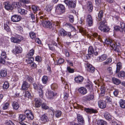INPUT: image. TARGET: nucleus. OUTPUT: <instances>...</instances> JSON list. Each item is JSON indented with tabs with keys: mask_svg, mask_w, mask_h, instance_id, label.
Listing matches in <instances>:
<instances>
[{
	"mask_svg": "<svg viewBox=\"0 0 125 125\" xmlns=\"http://www.w3.org/2000/svg\"><path fill=\"white\" fill-rule=\"evenodd\" d=\"M40 21L42 23L41 24L44 27L52 30L53 29V27L51 22L45 20V18L43 16H40Z\"/></svg>",
	"mask_w": 125,
	"mask_h": 125,
	"instance_id": "1",
	"label": "nucleus"
},
{
	"mask_svg": "<svg viewBox=\"0 0 125 125\" xmlns=\"http://www.w3.org/2000/svg\"><path fill=\"white\" fill-rule=\"evenodd\" d=\"M106 22L105 19H104L103 21L100 22L99 23L100 25L98 27V28L101 31L106 32L109 31V29L108 26L104 25Z\"/></svg>",
	"mask_w": 125,
	"mask_h": 125,
	"instance_id": "2",
	"label": "nucleus"
},
{
	"mask_svg": "<svg viewBox=\"0 0 125 125\" xmlns=\"http://www.w3.org/2000/svg\"><path fill=\"white\" fill-rule=\"evenodd\" d=\"M105 43L107 45H109L112 49H111L114 50H117V48L115 45L114 44V42L112 39L108 38L106 39L105 40Z\"/></svg>",
	"mask_w": 125,
	"mask_h": 125,
	"instance_id": "3",
	"label": "nucleus"
},
{
	"mask_svg": "<svg viewBox=\"0 0 125 125\" xmlns=\"http://www.w3.org/2000/svg\"><path fill=\"white\" fill-rule=\"evenodd\" d=\"M64 2L67 5L69 8H73L76 6V1H70L69 0H65Z\"/></svg>",
	"mask_w": 125,
	"mask_h": 125,
	"instance_id": "4",
	"label": "nucleus"
},
{
	"mask_svg": "<svg viewBox=\"0 0 125 125\" xmlns=\"http://www.w3.org/2000/svg\"><path fill=\"white\" fill-rule=\"evenodd\" d=\"M94 50L92 46H90L87 53H86V57L87 59H89L91 57L93 53Z\"/></svg>",
	"mask_w": 125,
	"mask_h": 125,
	"instance_id": "5",
	"label": "nucleus"
},
{
	"mask_svg": "<svg viewBox=\"0 0 125 125\" xmlns=\"http://www.w3.org/2000/svg\"><path fill=\"white\" fill-rule=\"evenodd\" d=\"M94 95L93 94H91L86 95L83 97V100L86 102L90 101L93 100Z\"/></svg>",
	"mask_w": 125,
	"mask_h": 125,
	"instance_id": "6",
	"label": "nucleus"
},
{
	"mask_svg": "<svg viewBox=\"0 0 125 125\" xmlns=\"http://www.w3.org/2000/svg\"><path fill=\"white\" fill-rule=\"evenodd\" d=\"M11 20L14 22L19 21L21 19V17L18 15H15L12 16L11 17Z\"/></svg>",
	"mask_w": 125,
	"mask_h": 125,
	"instance_id": "7",
	"label": "nucleus"
},
{
	"mask_svg": "<svg viewBox=\"0 0 125 125\" xmlns=\"http://www.w3.org/2000/svg\"><path fill=\"white\" fill-rule=\"evenodd\" d=\"M86 22L87 24L89 26H92L93 25V21L92 16L88 15L87 16L86 19Z\"/></svg>",
	"mask_w": 125,
	"mask_h": 125,
	"instance_id": "8",
	"label": "nucleus"
},
{
	"mask_svg": "<svg viewBox=\"0 0 125 125\" xmlns=\"http://www.w3.org/2000/svg\"><path fill=\"white\" fill-rule=\"evenodd\" d=\"M107 56L105 54H103L100 56L97 57L96 61L97 62H102L106 59Z\"/></svg>",
	"mask_w": 125,
	"mask_h": 125,
	"instance_id": "9",
	"label": "nucleus"
},
{
	"mask_svg": "<svg viewBox=\"0 0 125 125\" xmlns=\"http://www.w3.org/2000/svg\"><path fill=\"white\" fill-rule=\"evenodd\" d=\"M6 52L4 51L2 52L0 58V63L4 64L5 63V59L6 57Z\"/></svg>",
	"mask_w": 125,
	"mask_h": 125,
	"instance_id": "10",
	"label": "nucleus"
},
{
	"mask_svg": "<svg viewBox=\"0 0 125 125\" xmlns=\"http://www.w3.org/2000/svg\"><path fill=\"white\" fill-rule=\"evenodd\" d=\"M64 11V7L63 5L62 4L58 5L55 10V11L57 12H63Z\"/></svg>",
	"mask_w": 125,
	"mask_h": 125,
	"instance_id": "11",
	"label": "nucleus"
},
{
	"mask_svg": "<svg viewBox=\"0 0 125 125\" xmlns=\"http://www.w3.org/2000/svg\"><path fill=\"white\" fill-rule=\"evenodd\" d=\"M56 94L54 93L52 91H48V95L47 96L48 98L50 100H52L54 98V96L56 95Z\"/></svg>",
	"mask_w": 125,
	"mask_h": 125,
	"instance_id": "12",
	"label": "nucleus"
},
{
	"mask_svg": "<svg viewBox=\"0 0 125 125\" xmlns=\"http://www.w3.org/2000/svg\"><path fill=\"white\" fill-rule=\"evenodd\" d=\"M5 8L6 9L8 10H12L13 9V7L11 5L9 2H5L4 3Z\"/></svg>",
	"mask_w": 125,
	"mask_h": 125,
	"instance_id": "13",
	"label": "nucleus"
},
{
	"mask_svg": "<svg viewBox=\"0 0 125 125\" xmlns=\"http://www.w3.org/2000/svg\"><path fill=\"white\" fill-rule=\"evenodd\" d=\"M22 51V48L19 46H15V48L13 50V53L15 54L21 53Z\"/></svg>",
	"mask_w": 125,
	"mask_h": 125,
	"instance_id": "14",
	"label": "nucleus"
},
{
	"mask_svg": "<svg viewBox=\"0 0 125 125\" xmlns=\"http://www.w3.org/2000/svg\"><path fill=\"white\" fill-rule=\"evenodd\" d=\"M84 110L86 113L90 114L93 113H96L97 112V111L96 109L93 108H84Z\"/></svg>",
	"mask_w": 125,
	"mask_h": 125,
	"instance_id": "15",
	"label": "nucleus"
},
{
	"mask_svg": "<svg viewBox=\"0 0 125 125\" xmlns=\"http://www.w3.org/2000/svg\"><path fill=\"white\" fill-rule=\"evenodd\" d=\"M77 118L78 122L81 125H83L84 121L83 117L82 115L79 114H77Z\"/></svg>",
	"mask_w": 125,
	"mask_h": 125,
	"instance_id": "16",
	"label": "nucleus"
},
{
	"mask_svg": "<svg viewBox=\"0 0 125 125\" xmlns=\"http://www.w3.org/2000/svg\"><path fill=\"white\" fill-rule=\"evenodd\" d=\"M98 104L99 107L102 109L105 108L106 106L105 102L102 100H100L98 102Z\"/></svg>",
	"mask_w": 125,
	"mask_h": 125,
	"instance_id": "17",
	"label": "nucleus"
},
{
	"mask_svg": "<svg viewBox=\"0 0 125 125\" xmlns=\"http://www.w3.org/2000/svg\"><path fill=\"white\" fill-rule=\"evenodd\" d=\"M23 39V38L22 37H21L20 39L16 37H12L11 38V40L12 42L15 43H18L20 42Z\"/></svg>",
	"mask_w": 125,
	"mask_h": 125,
	"instance_id": "18",
	"label": "nucleus"
},
{
	"mask_svg": "<svg viewBox=\"0 0 125 125\" xmlns=\"http://www.w3.org/2000/svg\"><path fill=\"white\" fill-rule=\"evenodd\" d=\"M78 91L80 94L83 95H84L87 93L86 89L84 87H81L78 89Z\"/></svg>",
	"mask_w": 125,
	"mask_h": 125,
	"instance_id": "19",
	"label": "nucleus"
},
{
	"mask_svg": "<svg viewBox=\"0 0 125 125\" xmlns=\"http://www.w3.org/2000/svg\"><path fill=\"white\" fill-rule=\"evenodd\" d=\"M29 86V85L26 81H24L23 82L21 86V88L22 90H27Z\"/></svg>",
	"mask_w": 125,
	"mask_h": 125,
	"instance_id": "20",
	"label": "nucleus"
},
{
	"mask_svg": "<svg viewBox=\"0 0 125 125\" xmlns=\"http://www.w3.org/2000/svg\"><path fill=\"white\" fill-rule=\"evenodd\" d=\"M83 78L81 76H79L76 77L74 79V80L77 83H81L83 81Z\"/></svg>",
	"mask_w": 125,
	"mask_h": 125,
	"instance_id": "21",
	"label": "nucleus"
},
{
	"mask_svg": "<svg viewBox=\"0 0 125 125\" xmlns=\"http://www.w3.org/2000/svg\"><path fill=\"white\" fill-rule=\"evenodd\" d=\"M86 66L87 67V70L89 72L91 73H93L94 71L95 68L92 65L87 64Z\"/></svg>",
	"mask_w": 125,
	"mask_h": 125,
	"instance_id": "22",
	"label": "nucleus"
},
{
	"mask_svg": "<svg viewBox=\"0 0 125 125\" xmlns=\"http://www.w3.org/2000/svg\"><path fill=\"white\" fill-rule=\"evenodd\" d=\"M41 120L42 123H44L49 121L48 117L45 114L43 115L41 117Z\"/></svg>",
	"mask_w": 125,
	"mask_h": 125,
	"instance_id": "23",
	"label": "nucleus"
},
{
	"mask_svg": "<svg viewBox=\"0 0 125 125\" xmlns=\"http://www.w3.org/2000/svg\"><path fill=\"white\" fill-rule=\"evenodd\" d=\"M96 123L97 125H107V123L103 120H99L96 121Z\"/></svg>",
	"mask_w": 125,
	"mask_h": 125,
	"instance_id": "24",
	"label": "nucleus"
},
{
	"mask_svg": "<svg viewBox=\"0 0 125 125\" xmlns=\"http://www.w3.org/2000/svg\"><path fill=\"white\" fill-rule=\"evenodd\" d=\"M104 116L106 120H108L110 121L112 119V116L107 112H105L104 113Z\"/></svg>",
	"mask_w": 125,
	"mask_h": 125,
	"instance_id": "25",
	"label": "nucleus"
},
{
	"mask_svg": "<svg viewBox=\"0 0 125 125\" xmlns=\"http://www.w3.org/2000/svg\"><path fill=\"white\" fill-rule=\"evenodd\" d=\"M53 114L57 118L60 117L61 115L62 112L60 110H56L53 111Z\"/></svg>",
	"mask_w": 125,
	"mask_h": 125,
	"instance_id": "26",
	"label": "nucleus"
},
{
	"mask_svg": "<svg viewBox=\"0 0 125 125\" xmlns=\"http://www.w3.org/2000/svg\"><path fill=\"white\" fill-rule=\"evenodd\" d=\"M35 102V105L36 107H39L41 106V103L40 102L38 99L36 98L34 99Z\"/></svg>",
	"mask_w": 125,
	"mask_h": 125,
	"instance_id": "27",
	"label": "nucleus"
},
{
	"mask_svg": "<svg viewBox=\"0 0 125 125\" xmlns=\"http://www.w3.org/2000/svg\"><path fill=\"white\" fill-rule=\"evenodd\" d=\"M28 59H26V62L28 64H31L34 61V59L32 57H27Z\"/></svg>",
	"mask_w": 125,
	"mask_h": 125,
	"instance_id": "28",
	"label": "nucleus"
},
{
	"mask_svg": "<svg viewBox=\"0 0 125 125\" xmlns=\"http://www.w3.org/2000/svg\"><path fill=\"white\" fill-rule=\"evenodd\" d=\"M122 68V66L121 63L120 62L117 63L116 64V73H118L120 71V69Z\"/></svg>",
	"mask_w": 125,
	"mask_h": 125,
	"instance_id": "29",
	"label": "nucleus"
},
{
	"mask_svg": "<svg viewBox=\"0 0 125 125\" xmlns=\"http://www.w3.org/2000/svg\"><path fill=\"white\" fill-rule=\"evenodd\" d=\"M103 16V10H101L98 13V16L96 17L98 21H100L102 19Z\"/></svg>",
	"mask_w": 125,
	"mask_h": 125,
	"instance_id": "30",
	"label": "nucleus"
},
{
	"mask_svg": "<svg viewBox=\"0 0 125 125\" xmlns=\"http://www.w3.org/2000/svg\"><path fill=\"white\" fill-rule=\"evenodd\" d=\"M0 74L1 76L2 77L6 76L7 74V70L5 69L1 70L0 72Z\"/></svg>",
	"mask_w": 125,
	"mask_h": 125,
	"instance_id": "31",
	"label": "nucleus"
},
{
	"mask_svg": "<svg viewBox=\"0 0 125 125\" xmlns=\"http://www.w3.org/2000/svg\"><path fill=\"white\" fill-rule=\"evenodd\" d=\"M119 103L120 106L122 108H125V100L122 99L120 100Z\"/></svg>",
	"mask_w": 125,
	"mask_h": 125,
	"instance_id": "32",
	"label": "nucleus"
},
{
	"mask_svg": "<svg viewBox=\"0 0 125 125\" xmlns=\"http://www.w3.org/2000/svg\"><path fill=\"white\" fill-rule=\"evenodd\" d=\"M59 35H60L64 36L67 35V32L63 29H61L59 31Z\"/></svg>",
	"mask_w": 125,
	"mask_h": 125,
	"instance_id": "33",
	"label": "nucleus"
},
{
	"mask_svg": "<svg viewBox=\"0 0 125 125\" xmlns=\"http://www.w3.org/2000/svg\"><path fill=\"white\" fill-rule=\"evenodd\" d=\"M112 60L111 58L107 59L105 61L103 62L102 63L103 65H108L110 63L112 62Z\"/></svg>",
	"mask_w": 125,
	"mask_h": 125,
	"instance_id": "34",
	"label": "nucleus"
},
{
	"mask_svg": "<svg viewBox=\"0 0 125 125\" xmlns=\"http://www.w3.org/2000/svg\"><path fill=\"white\" fill-rule=\"evenodd\" d=\"M18 12L21 14H25L27 13V11L21 8H19L18 10Z\"/></svg>",
	"mask_w": 125,
	"mask_h": 125,
	"instance_id": "35",
	"label": "nucleus"
},
{
	"mask_svg": "<svg viewBox=\"0 0 125 125\" xmlns=\"http://www.w3.org/2000/svg\"><path fill=\"white\" fill-rule=\"evenodd\" d=\"M26 117L25 115L20 114L19 116V120L20 122H22L24 121Z\"/></svg>",
	"mask_w": 125,
	"mask_h": 125,
	"instance_id": "36",
	"label": "nucleus"
},
{
	"mask_svg": "<svg viewBox=\"0 0 125 125\" xmlns=\"http://www.w3.org/2000/svg\"><path fill=\"white\" fill-rule=\"evenodd\" d=\"M24 93V94H23V95L25 97L30 98H31V94L29 92L26 91Z\"/></svg>",
	"mask_w": 125,
	"mask_h": 125,
	"instance_id": "37",
	"label": "nucleus"
},
{
	"mask_svg": "<svg viewBox=\"0 0 125 125\" xmlns=\"http://www.w3.org/2000/svg\"><path fill=\"white\" fill-rule=\"evenodd\" d=\"M12 105L13 108L15 110L18 109L19 107V105L18 103L15 102H13V104H12Z\"/></svg>",
	"mask_w": 125,
	"mask_h": 125,
	"instance_id": "38",
	"label": "nucleus"
},
{
	"mask_svg": "<svg viewBox=\"0 0 125 125\" xmlns=\"http://www.w3.org/2000/svg\"><path fill=\"white\" fill-rule=\"evenodd\" d=\"M31 9L34 12H35L40 10L39 7L34 5H32L31 6Z\"/></svg>",
	"mask_w": 125,
	"mask_h": 125,
	"instance_id": "39",
	"label": "nucleus"
},
{
	"mask_svg": "<svg viewBox=\"0 0 125 125\" xmlns=\"http://www.w3.org/2000/svg\"><path fill=\"white\" fill-rule=\"evenodd\" d=\"M112 81L116 85H118L120 83V81L119 80L115 78H113Z\"/></svg>",
	"mask_w": 125,
	"mask_h": 125,
	"instance_id": "40",
	"label": "nucleus"
},
{
	"mask_svg": "<svg viewBox=\"0 0 125 125\" xmlns=\"http://www.w3.org/2000/svg\"><path fill=\"white\" fill-rule=\"evenodd\" d=\"M34 52V50L32 49L30 50L29 52L27 54V57H32Z\"/></svg>",
	"mask_w": 125,
	"mask_h": 125,
	"instance_id": "41",
	"label": "nucleus"
},
{
	"mask_svg": "<svg viewBox=\"0 0 125 125\" xmlns=\"http://www.w3.org/2000/svg\"><path fill=\"white\" fill-rule=\"evenodd\" d=\"M87 9L90 11H91L93 9V7L91 2H89L87 4Z\"/></svg>",
	"mask_w": 125,
	"mask_h": 125,
	"instance_id": "42",
	"label": "nucleus"
},
{
	"mask_svg": "<svg viewBox=\"0 0 125 125\" xmlns=\"http://www.w3.org/2000/svg\"><path fill=\"white\" fill-rule=\"evenodd\" d=\"M93 36L97 39V40H99L100 41H101V37L99 35H98L97 33L96 32L94 33H92Z\"/></svg>",
	"mask_w": 125,
	"mask_h": 125,
	"instance_id": "43",
	"label": "nucleus"
},
{
	"mask_svg": "<svg viewBox=\"0 0 125 125\" xmlns=\"http://www.w3.org/2000/svg\"><path fill=\"white\" fill-rule=\"evenodd\" d=\"M118 75L119 77L124 78L125 77V72L123 71L119 72Z\"/></svg>",
	"mask_w": 125,
	"mask_h": 125,
	"instance_id": "44",
	"label": "nucleus"
},
{
	"mask_svg": "<svg viewBox=\"0 0 125 125\" xmlns=\"http://www.w3.org/2000/svg\"><path fill=\"white\" fill-rule=\"evenodd\" d=\"M48 80L47 77L46 76H44L42 78V81L43 83L44 84L46 83Z\"/></svg>",
	"mask_w": 125,
	"mask_h": 125,
	"instance_id": "45",
	"label": "nucleus"
},
{
	"mask_svg": "<svg viewBox=\"0 0 125 125\" xmlns=\"http://www.w3.org/2000/svg\"><path fill=\"white\" fill-rule=\"evenodd\" d=\"M9 103L6 102L2 104V109L3 110L7 109L9 107Z\"/></svg>",
	"mask_w": 125,
	"mask_h": 125,
	"instance_id": "46",
	"label": "nucleus"
},
{
	"mask_svg": "<svg viewBox=\"0 0 125 125\" xmlns=\"http://www.w3.org/2000/svg\"><path fill=\"white\" fill-rule=\"evenodd\" d=\"M29 34L31 38L32 39H34L36 37V34L33 32H31L29 33Z\"/></svg>",
	"mask_w": 125,
	"mask_h": 125,
	"instance_id": "47",
	"label": "nucleus"
},
{
	"mask_svg": "<svg viewBox=\"0 0 125 125\" xmlns=\"http://www.w3.org/2000/svg\"><path fill=\"white\" fill-rule=\"evenodd\" d=\"M105 101L107 102L111 103L112 102V99L110 97L108 96H106L105 97Z\"/></svg>",
	"mask_w": 125,
	"mask_h": 125,
	"instance_id": "48",
	"label": "nucleus"
},
{
	"mask_svg": "<svg viewBox=\"0 0 125 125\" xmlns=\"http://www.w3.org/2000/svg\"><path fill=\"white\" fill-rule=\"evenodd\" d=\"M9 86V84L7 82H5L3 84V87L4 89H7L8 88Z\"/></svg>",
	"mask_w": 125,
	"mask_h": 125,
	"instance_id": "49",
	"label": "nucleus"
},
{
	"mask_svg": "<svg viewBox=\"0 0 125 125\" xmlns=\"http://www.w3.org/2000/svg\"><path fill=\"white\" fill-rule=\"evenodd\" d=\"M46 10L48 11H50L52 9V7L50 4H48L46 6Z\"/></svg>",
	"mask_w": 125,
	"mask_h": 125,
	"instance_id": "50",
	"label": "nucleus"
},
{
	"mask_svg": "<svg viewBox=\"0 0 125 125\" xmlns=\"http://www.w3.org/2000/svg\"><path fill=\"white\" fill-rule=\"evenodd\" d=\"M64 62V60L62 58H60L58 61H56L57 64H59L63 63Z\"/></svg>",
	"mask_w": 125,
	"mask_h": 125,
	"instance_id": "51",
	"label": "nucleus"
},
{
	"mask_svg": "<svg viewBox=\"0 0 125 125\" xmlns=\"http://www.w3.org/2000/svg\"><path fill=\"white\" fill-rule=\"evenodd\" d=\"M27 116V118L30 120H32L34 118L32 112L29 115H28Z\"/></svg>",
	"mask_w": 125,
	"mask_h": 125,
	"instance_id": "52",
	"label": "nucleus"
},
{
	"mask_svg": "<svg viewBox=\"0 0 125 125\" xmlns=\"http://www.w3.org/2000/svg\"><path fill=\"white\" fill-rule=\"evenodd\" d=\"M38 93L40 97L41 98H42L43 95V93L42 89L38 90Z\"/></svg>",
	"mask_w": 125,
	"mask_h": 125,
	"instance_id": "53",
	"label": "nucleus"
},
{
	"mask_svg": "<svg viewBox=\"0 0 125 125\" xmlns=\"http://www.w3.org/2000/svg\"><path fill=\"white\" fill-rule=\"evenodd\" d=\"M4 29L7 32L10 31V28L8 25L6 24H4Z\"/></svg>",
	"mask_w": 125,
	"mask_h": 125,
	"instance_id": "54",
	"label": "nucleus"
},
{
	"mask_svg": "<svg viewBox=\"0 0 125 125\" xmlns=\"http://www.w3.org/2000/svg\"><path fill=\"white\" fill-rule=\"evenodd\" d=\"M120 24L122 31L123 30L125 33V24L123 22H121Z\"/></svg>",
	"mask_w": 125,
	"mask_h": 125,
	"instance_id": "55",
	"label": "nucleus"
},
{
	"mask_svg": "<svg viewBox=\"0 0 125 125\" xmlns=\"http://www.w3.org/2000/svg\"><path fill=\"white\" fill-rule=\"evenodd\" d=\"M30 66L32 69H34L37 68V65L35 63L33 62L31 64Z\"/></svg>",
	"mask_w": 125,
	"mask_h": 125,
	"instance_id": "56",
	"label": "nucleus"
},
{
	"mask_svg": "<svg viewBox=\"0 0 125 125\" xmlns=\"http://www.w3.org/2000/svg\"><path fill=\"white\" fill-rule=\"evenodd\" d=\"M86 87L89 89H92L93 88L92 85L90 83H88L86 85Z\"/></svg>",
	"mask_w": 125,
	"mask_h": 125,
	"instance_id": "57",
	"label": "nucleus"
},
{
	"mask_svg": "<svg viewBox=\"0 0 125 125\" xmlns=\"http://www.w3.org/2000/svg\"><path fill=\"white\" fill-rule=\"evenodd\" d=\"M70 21L71 23L73 22L74 21L73 17L72 15H70L69 16Z\"/></svg>",
	"mask_w": 125,
	"mask_h": 125,
	"instance_id": "58",
	"label": "nucleus"
},
{
	"mask_svg": "<svg viewBox=\"0 0 125 125\" xmlns=\"http://www.w3.org/2000/svg\"><path fill=\"white\" fill-rule=\"evenodd\" d=\"M101 93L102 94H104L105 91V88L103 86H101L100 89Z\"/></svg>",
	"mask_w": 125,
	"mask_h": 125,
	"instance_id": "59",
	"label": "nucleus"
},
{
	"mask_svg": "<svg viewBox=\"0 0 125 125\" xmlns=\"http://www.w3.org/2000/svg\"><path fill=\"white\" fill-rule=\"evenodd\" d=\"M67 69L68 71L70 73H72L74 72V70L73 69H72L69 67H67Z\"/></svg>",
	"mask_w": 125,
	"mask_h": 125,
	"instance_id": "60",
	"label": "nucleus"
},
{
	"mask_svg": "<svg viewBox=\"0 0 125 125\" xmlns=\"http://www.w3.org/2000/svg\"><path fill=\"white\" fill-rule=\"evenodd\" d=\"M19 3L17 2H14L12 3V5L13 6V8H16V7H18V5Z\"/></svg>",
	"mask_w": 125,
	"mask_h": 125,
	"instance_id": "61",
	"label": "nucleus"
},
{
	"mask_svg": "<svg viewBox=\"0 0 125 125\" xmlns=\"http://www.w3.org/2000/svg\"><path fill=\"white\" fill-rule=\"evenodd\" d=\"M42 108L45 109H47L48 108V107L46 105V104L44 103L42 104Z\"/></svg>",
	"mask_w": 125,
	"mask_h": 125,
	"instance_id": "62",
	"label": "nucleus"
},
{
	"mask_svg": "<svg viewBox=\"0 0 125 125\" xmlns=\"http://www.w3.org/2000/svg\"><path fill=\"white\" fill-rule=\"evenodd\" d=\"M119 93L118 90L117 89H115L114 91L113 92L114 95L115 96H116L118 95Z\"/></svg>",
	"mask_w": 125,
	"mask_h": 125,
	"instance_id": "63",
	"label": "nucleus"
},
{
	"mask_svg": "<svg viewBox=\"0 0 125 125\" xmlns=\"http://www.w3.org/2000/svg\"><path fill=\"white\" fill-rule=\"evenodd\" d=\"M7 125H15L14 123L11 120H9L7 122Z\"/></svg>",
	"mask_w": 125,
	"mask_h": 125,
	"instance_id": "64",
	"label": "nucleus"
}]
</instances>
